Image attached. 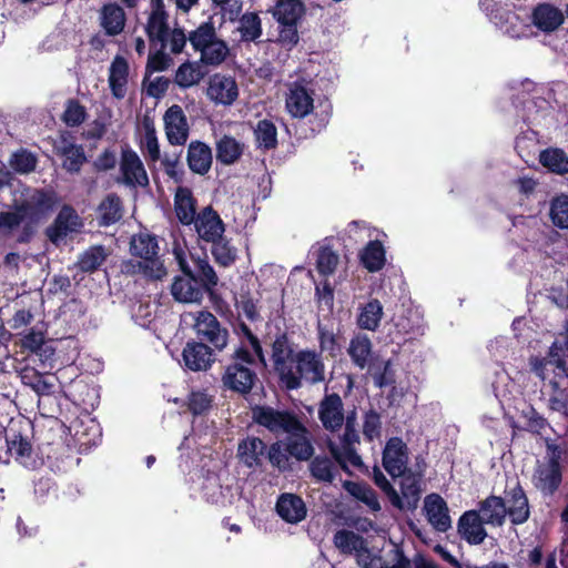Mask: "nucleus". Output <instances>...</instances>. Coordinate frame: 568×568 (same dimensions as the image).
Listing matches in <instances>:
<instances>
[{
  "label": "nucleus",
  "instance_id": "f257e3e1",
  "mask_svg": "<svg viewBox=\"0 0 568 568\" xmlns=\"http://www.w3.org/2000/svg\"><path fill=\"white\" fill-rule=\"evenodd\" d=\"M174 256L182 273L171 284L170 292L174 301L183 304L201 303L205 294L214 300L219 276L207 256L187 255L181 248H174Z\"/></svg>",
  "mask_w": 568,
  "mask_h": 568
},
{
  "label": "nucleus",
  "instance_id": "f03ea898",
  "mask_svg": "<svg viewBox=\"0 0 568 568\" xmlns=\"http://www.w3.org/2000/svg\"><path fill=\"white\" fill-rule=\"evenodd\" d=\"M256 367V358L251 351L244 345L237 346L221 375L223 388L247 398L254 389L262 388Z\"/></svg>",
  "mask_w": 568,
  "mask_h": 568
},
{
  "label": "nucleus",
  "instance_id": "7ed1b4c3",
  "mask_svg": "<svg viewBox=\"0 0 568 568\" xmlns=\"http://www.w3.org/2000/svg\"><path fill=\"white\" fill-rule=\"evenodd\" d=\"M326 381V366L321 352L316 349H300L293 357V363L280 381L286 390H295L303 386L318 385Z\"/></svg>",
  "mask_w": 568,
  "mask_h": 568
},
{
  "label": "nucleus",
  "instance_id": "20e7f679",
  "mask_svg": "<svg viewBox=\"0 0 568 568\" xmlns=\"http://www.w3.org/2000/svg\"><path fill=\"white\" fill-rule=\"evenodd\" d=\"M189 42L195 52H200V62L206 67L221 65L230 54L227 42L220 38L213 17L201 22L187 34Z\"/></svg>",
  "mask_w": 568,
  "mask_h": 568
},
{
  "label": "nucleus",
  "instance_id": "39448f33",
  "mask_svg": "<svg viewBox=\"0 0 568 568\" xmlns=\"http://www.w3.org/2000/svg\"><path fill=\"white\" fill-rule=\"evenodd\" d=\"M159 252L160 246L156 235L149 232L132 235L130 253L143 261L139 262V266L142 273L152 280H162L168 274L163 262L160 260Z\"/></svg>",
  "mask_w": 568,
  "mask_h": 568
},
{
  "label": "nucleus",
  "instance_id": "423d86ee",
  "mask_svg": "<svg viewBox=\"0 0 568 568\" xmlns=\"http://www.w3.org/2000/svg\"><path fill=\"white\" fill-rule=\"evenodd\" d=\"M251 412L253 423L266 428L275 436L290 435L304 429V423L293 410L276 409L268 405H255L251 408Z\"/></svg>",
  "mask_w": 568,
  "mask_h": 568
},
{
  "label": "nucleus",
  "instance_id": "0eeeda50",
  "mask_svg": "<svg viewBox=\"0 0 568 568\" xmlns=\"http://www.w3.org/2000/svg\"><path fill=\"white\" fill-rule=\"evenodd\" d=\"M194 331L199 342L211 345L216 351H222L227 345L229 331L209 311L197 312Z\"/></svg>",
  "mask_w": 568,
  "mask_h": 568
},
{
  "label": "nucleus",
  "instance_id": "6e6552de",
  "mask_svg": "<svg viewBox=\"0 0 568 568\" xmlns=\"http://www.w3.org/2000/svg\"><path fill=\"white\" fill-rule=\"evenodd\" d=\"M239 85L234 77L223 73H214L210 77L206 88V97L215 104L232 105L239 98Z\"/></svg>",
  "mask_w": 568,
  "mask_h": 568
},
{
  "label": "nucleus",
  "instance_id": "1a4fd4ad",
  "mask_svg": "<svg viewBox=\"0 0 568 568\" xmlns=\"http://www.w3.org/2000/svg\"><path fill=\"white\" fill-rule=\"evenodd\" d=\"M382 464L388 475L395 479L408 468V447L400 437H390L383 449Z\"/></svg>",
  "mask_w": 568,
  "mask_h": 568
},
{
  "label": "nucleus",
  "instance_id": "9d476101",
  "mask_svg": "<svg viewBox=\"0 0 568 568\" xmlns=\"http://www.w3.org/2000/svg\"><path fill=\"white\" fill-rule=\"evenodd\" d=\"M7 452L18 463L27 468L36 469L41 462L34 454L32 443L27 435H22L20 430L10 427L6 432Z\"/></svg>",
  "mask_w": 568,
  "mask_h": 568
},
{
  "label": "nucleus",
  "instance_id": "9b49d317",
  "mask_svg": "<svg viewBox=\"0 0 568 568\" xmlns=\"http://www.w3.org/2000/svg\"><path fill=\"white\" fill-rule=\"evenodd\" d=\"M356 561L362 568H412L410 559L398 545H394L388 551L387 559L373 554L366 545L363 551L357 554Z\"/></svg>",
  "mask_w": 568,
  "mask_h": 568
},
{
  "label": "nucleus",
  "instance_id": "f8f14e48",
  "mask_svg": "<svg viewBox=\"0 0 568 568\" xmlns=\"http://www.w3.org/2000/svg\"><path fill=\"white\" fill-rule=\"evenodd\" d=\"M151 13L145 24V33L151 45L165 48L169 41V13L163 0H151Z\"/></svg>",
  "mask_w": 568,
  "mask_h": 568
},
{
  "label": "nucleus",
  "instance_id": "ddd939ff",
  "mask_svg": "<svg viewBox=\"0 0 568 568\" xmlns=\"http://www.w3.org/2000/svg\"><path fill=\"white\" fill-rule=\"evenodd\" d=\"M192 224L199 240L205 243L214 241L225 233V223L212 205L203 207Z\"/></svg>",
  "mask_w": 568,
  "mask_h": 568
},
{
  "label": "nucleus",
  "instance_id": "4468645a",
  "mask_svg": "<svg viewBox=\"0 0 568 568\" xmlns=\"http://www.w3.org/2000/svg\"><path fill=\"white\" fill-rule=\"evenodd\" d=\"M318 418L324 429L336 433L344 425V404L337 393L325 394L318 404Z\"/></svg>",
  "mask_w": 568,
  "mask_h": 568
},
{
  "label": "nucleus",
  "instance_id": "2eb2a0df",
  "mask_svg": "<svg viewBox=\"0 0 568 568\" xmlns=\"http://www.w3.org/2000/svg\"><path fill=\"white\" fill-rule=\"evenodd\" d=\"M486 521L476 509L466 510L457 521V532L470 546H478L487 538Z\"/></svg>",
  "mask_w": 568,
  "mask_h": 568
},
{
  "label": "nucleus",
  "instance_id": "dca6fc26",
  "mask_svg": "<svg viewBox=\"0 0 568 568\" xmlns=\"http://www.w3.org/2000/svg\"><path fill=\"white\" fill-rule=\"evenodd\" d=\"M58 202L59 199L55 191L36 189L28 200L20 204V211L24 212L31 220H39L52 212Z\"/></svg>",
  "mask_w": 568,
  "mask_h": 568
},
{
  "label": "nucleus",
  "instance_id": "f3484780",
  "mask_svg": "<svg viewBox=\"0 0 568 568\" xmlns=\"http://www.w3.org/2000/svg\"><path fill=\"white\" fill-rule=\"evenodd\" d=\"M165 135L171 145H184L189 139L190 128L183 109L171 105L164 113Z\"/></svg>",
  "mask_w": 568,
  "mask_h": 568
},
{
  "label": "nucleus",
  "instance_id": "a211bd4d",
  "mask_svg": "<svg viewBox=\"0 0 568 568\" xmlns=\"http://www.w3.org/2000/svg\"><path fill=\"white\" fill-rule=\"evenodd\" d=\"M562 481L561 467L557 458L552 457L545 465L538 466L532 475V484L542 496L550 497Z\"/></svg>",
  "mask_w": 568,
  "mask_h": 568
},
{
  "label": "nucleus",
  "instance_id": "6ab92c4d",
  "mask_svg": "<svg viewBox=\"0 0 568 568\" xmlns=\"http://www.w3.org/2000/svg\"><path fill=\"white\" fill-rule=\"evenodd\" d=\"M185 368L192 372L207 371L215 361L214 348L199 341H189L182 352Z\"/></svg>",
  "mask_w": 568,
  "mask_h": 568
},
{
  "label": "nucleus",
  "instance_id": "aec40b11",
  "mask_svg": "<svg viewBox=\"0 0 568 568\" xmlns=\"http://www.w3.org/2000/svg\"><path fill=\"white\" fill-rule=\"evenodd\" d=\"M120 171L122 181L128 186H146L149 185V176L145 168L138 153L129 146L122 149Z\"/></svg>",
  "mask_w": 568,
  "mask_h": 568
},
{
  "label": "nucleus",
  "instance_id": "412c9836",
  "mask_svg": "<svg viewBox=\"0 0 568 568\" xmlns=\"http://www.w3.org/2000/svg\"><path fill=\"white\" fill-rule=\"evenodd\" d=\"M81 226L82 222L77 211L71 205L64 204L53 223L45 229V235L50 242L58 244L69 233L77 232Z\"/></svg>",
  "mask_w": 568,
  "mask_h": 568
},
{
  "label": "nucleus",
  "instance_id": "4be33fe9",
  "mask_svg": "<svg viewBox=\"0 0 568 568\" xmlns=\"http://www.w3.org/2000/svg\"><path fill=\"white\" fill-rule=\"evenodd\" d=\"M505 500L509 504L506 510L513 525L518 526L525 524L530 517L529 501L524 488L518 479L511 488L505 489Z\"/></svg>",
  "mask_w": 568,
  "mask_h": 568
},
{
  "label": "nucleus",
  "instance_id": "5701e85b",
  "mask_svg": "<svg viewBox=\"0 0 568 568\" xmlns=\"http://www.w3.org/2000/svg\"><path fill=\"white\" fill-rule=\"evenodd\" d=\"M424 511L428 523L440 532H446L452 526L449 509L445 499L432 493L424 499Z\"/></svg>",
  "mask_w": 568,
  "mask_h": 568
},
{
  "label": "nucleus",
  "instance_id": "b1692460",
  "mask_svg": "<svg viewBox=\"0 0 568 568\" xmlns=\"http://www.w3.org/2000/svg\"><path fill=\"white\" fill-rule=\"evenodd\" d=\"M286 109L293 118L307 116L314 109L313 92H310L302 83L294 82L286 98Z\"/></svg>",
  "mask_w": 568,
  "mask_h": 568
},
{
  "label": "nucleus",
  "instance_id": "393cba45",
  "mask_svg": "<svg viewBox=\"0 0 568 568\" xmlns=\"http://www.w3.org/2000/svg\"><path fill=\"white\" fill-rule=\"evenodd\" d=\"M267 11L277 24H300L306 13V7L302 0H277Z\"/></svg>",
  "mask_w": 568,
  "mask_h": 568
},
{
  "label": "nucleus",
  "instance_id": "a878e982",
  "mask_svg": "<svg viewBox=\"0 0 568 568\" xmlns=\"http://www.w3.org/2000/svg\"><path fill=\"white\" fill-rule=\"evenodd\" d=\"M295 353L296 352H294L286 333H281L275 336V339L272 343L271 357L278 382L290 367L291 363H293Z\"/></svg>",
  "mask_w": 568,
  "mask_h": 568
},
{
  "label": "nucleus",
  "instance_id": "bb28decb",
  "mask_svg": "<svg viewBox=\"0 0 568 568\" xmlns=\"http://www.w3.org/2000/svg\"><path fill=\"white\" fill-rule=\"evenodd\" d=\"M197 200L194 197L191 189L179 186L174 194V212L182 225L190 226L197 216Z\"/></svg>",
  "mask_w": 568,
  "mask_h": 568
},
{
  "label": "nucleus",
  "instance_id": "cd10ccee",
  "mask_svg": "<svg viewBox=\"0 0 568 568\" xmlns=\"http://www.w3.org/2000/svg\"><path fill=\"white\" fill-rule=\"evenodd\" d=\"M186 162L193 173L205 175L213 162L211 148L202 141H192L187 146Z\"/></svg>",
  "mask_w": 568,
  "mask_h": 568
},
{
  "label": "nucleus",
  "instance_id": "c85d7f7f",
  "mask_svg": "<svg viewBox=\"0 0 568 568\" xmlns=\"http://www.w3.org/2000/svg\"><path fill=\"white\" fill-rule=\"evenodd\" d=\"M277 515L286 523L297 524L306 516L304 500L295 494H282L275 506Z\"/></svg>",
  "mask_w": 568,
  "mask_h": 568
},
{
  "label": "nucleus",
  "instance_id": "c756f323",
  "mask_svg": "<svg viewBox=\"0 0 568 568\" xmlns=\"http://www.w3.org/2000/svg\"><path fill=\"white\" fill-rule=\"evenodd\" d=\"M266 448V444L261 438L246 437L239 443L237 456L247 468L256 469L263 465Z\"/></svg>",
  "mask_w": 568,
  "mask_h": 568
},
{
  "label": "nucleus",
  "instance_id": "7c9ffc66",
  "mask_svg": "<svg viewBox=\"0 0 568 568\" xmlns=\"http://www.w3.org/2000/svg\"><path fill=\"white\" fill-rule=\"evenodd\" d=\"M479 515L486 521L487 525L494 527H501L506 517L508 516L506 510V500L500 496L489 495L485 499L478 503Z\"/></svg>",
  "mask_w": 568,
  "mask_h": 568
},
{
  "label": "nucleus",
  "instance_id": "2f4dec72",
  "mask_svg": "<svg viewBox=\"0 0 568 568\" xmlns=\"http://www.w3.org/2000/svg\"><path fill=\"white\" fill-rule=\"evenodd\" d=\"M283 443L288 455L298 462L310 460L314 455L310 432L305 425L304 429L287 435Z\"/></svg>",
  "mask_w": 568,
  "mask_h": 568
},
{
  "label": "nucleus",
  "instance_id": "473e14b6",
  "mask_svg": "<svg viewBox=\"0 0 568 568\" xmlns=\"http://www.w3.org/2000/svg\"><path fill=\"white\" fill-rule=\"evenodd\" d=\"M400 498L404 501L405 509L414 510L417 508L420 499V485L419 481L423 477V470L414 473L410 468L405 470V474L399 476Z\"/></svg>",
  "mask_w": 568,
  "mask_h": 568
},
{
  "label": "nucleus",
  "instance_id": "72a5a7b5",
  "mask_svg": "<svg viewBox=\"0 0 568 568\" xmlns=\"http://www.w3.org/2000/svg\"><path fill=\"white\" fill-rule=\"evenodd\" d=\"M129 63L122 55H115L109 69V87L112 95L121 100L126 94Z\"/></svg>",
  "mask_w": 568,
  "mask_h": 568
},
{
  "label": "nucleus",
  "instance_id": "f704fd0d",
  "mask_svg": "<svg viewBox=\"0 0 568 568\" xmlns=\"http://www.w3.org/2000/svg\"><path fill=\"white\" fill-rule=\"evenodd\" d=\"M347 352L352 363L359 369L369 367V371H372L374 368V366L371 365L373 344L367 335L357 334L352 337Z\"/></svg>",
  "mask_w": 568,
  "mask_h": 568
},
{
  "label": "nucleus",
  "instance_id": "c9c22d12",
  "mask_svg": "<svg viewBox=\"0 0 568 568\" xmlns=\"http://www.w3.org/2000/svg\"><path fill=\"white\" fill-rule=\"evenodd\" d=\"M532 22L539 30L552 32L564 23V14L556 7L541 3L534 9Z\"/></svg>",
  "mask_w": 568,
  "mask_h": 568
},
{
  "label": "nucleus",
  "instance_id": "e433bc0d",
  "mask_svg": "<svg viewBox=\"0 0 568 568\" xmlns=\"http://www.w3.org/2000/svg\"><path fill=\"white\" fill-rule=\"evenodd\" d=\"M554 377L550 379L552 395L549 399L554 410H562L568 406V368H551Z\"/></svg>",
  "mask_w": 568,
  "mask_h": 568
},
{
  "label": "nucleus",
  "instance_id": "4c0bfd02",
  "mask_svg": "<svg viewBox=\"0 0 568 568\" xmlns=\"http://www.w3.org/2000/svg\"><path fill=\"white\" fill-rule=\"evenodd\" d=\"M58 152L64 158L63 169L70 173H79L82 165L87 162V156L82 145L74 144L62 136Z\"/></svg>",
  "mask_w": 568,
  "mask_h": 568
},
{
  "label": "nucleus",
  "instance_id": "58836bf2",
  "mask_svg": "<svg viewBox=\"0 0 568 568\" xmlns=\"http://www.w3.org/2000/svg\"><path fill=\"white\" fill-rule=\"evenodd\" d=\"M342 487L356 500L363 503L373 513L382 509L376 491L365 481L344 480Z\"/></svg>",
  "mask_w": 568,
  "mask_h": 568
},
{
  "label": "nucleus",
  "instance_id": "ea45409f",
  "mask_svg": "<svg viewBox=\"0 0 568 568\" xmlns=\"http://www.w3.org/2000/svg\"><path fill=\"white\" fill-rule=\"evenodd\" d=\"M101 26L110 37L120 34L125 26V12L118 3H106L101 9Z\"/></svg>",
  "mask_w": 568,
  "mask_h": 568
},
{
  "label": "nucleus",
  "instance_id": "a19ab883",
  "mask_svg": "<svg viewBox=\"0 0 568 568\" xmlns=\"http://www.w3.org/2000/svg\"><path fill=\"white\" fill-rule=\"evenodd\" d=\"M204 67L200 60L183 62L175 72V83L182 89L199 84L209 73Z\"/></svg>",
  "mask_w": 568,
  "mask_h": 568
},
{
  "label": "nucleus",
  "instance_id": "79ce46f5",
  "mask_svg": "<svg viewBox=\"0 0 568 568\" xmlns=\"http://www.w3.org/2000/svg\"><path fill=\"white\" fill-rule=\"evenodd\" d=\"M99 224L110 226L122 219L123 203L116 193H109L99 204Z\"/></svg>",
  "mask_w": 568,
  "mask_h": 568
},
{
  "label": "nucleus",
  "instance_id": "37998d69",
  "mask_svg": "<svg viewBox=\"0 0 568 568\" xmlns=\"http://www.w3.org/2000/svg\"><path fill=\"white\" fill-rule=\"evenodd\" d=\"M361 264L371 273L381 271L386 262L385 248L381 241H369L359 253Z\"/></svg>",
  "mask_w": 568,
  "mask_h": 568
},
{
  "label": "nucleus",
  "instance_id": "c03bdc74",
  "mask_svg": "<svg viewBox=\"0 0 568 568\" xmlns=\"http://www.w3.org/2000/svg\"><path fill=\"white\" fill-rule=\"evenodd\" d=\"M216 159L224 165L234 164L244 152V144L239 142L235 138L224 134L216 142Z\"/></svg>",
  "mask_w": 568,
  "mask_h": 568
},
{
  "label": "nucleus",
  "instance_id": "a18cd8bd",
  "mask_svg": "<svg viewBox=\"0 0 568 568\" xmlns=\"http://www.w3.org/2000/svg\"><path fill=\"white\" fill-rule=\"evenodd\" d=\"M311 476L318 483L332 484L338 476V466L327 456H315L310 463Z\"/></svg>",
  "mask_w": 568,
  "mask_h": 568
},
{
  "label": "nucleus",
  "instance_id": "49530a36",
  "mask_svg": "<svg viewBox=\"0 0 568 568\" xmlns=\"http://www.w3.org/2000/svg\"><path fill=\"white\" fill-rule=\"evenodd\" d=\"M237 31L242 42H258L263 34L262 19L257 12L247 11L239 19Z\"/></svg>",
  "mask_w": 568,
  "mask_h": 568
},
{
  "label": "nucleus",
  "instance_id": "de8ad7c7",
  "mask_svg": "<svg viewBox=\"0 0 568 568\" xmlns=\"http://www.w3.org/2000/svg\"><path fill=\"white\" fill-rule=\"evenodd\" d=\"M334 545L344 555L361 554L366 547L365 538L352 530L341 529L334 535Z\"/></svg>",
  "mask_w": 568,
  "mask_h": 568
},
{
  "label": "nucleus",
  "instance_id": "09e8293b",
  "mask_svg": "<svg viewBox=\"0 0 568 568\" xmlns=\"http://www.w3.org/2000/svg\"><path fill=\"white\" fill-rule=\"evenodd\" d=\"M144 135L140 142V149L148 163H155L161 160L160 144L154 124L149 119L143 121Z\"/></svg>",
  "mask_w": 568,
  "mask_h": 568
},
{
  "label": "nucleus",
  "instance_id": "8fccbe9b",
  "mask_svg": "<svg viewBox=\"0 0 568 568\" xmlns=\"http://www.w3.org/2000/svg\"><path fill=\"white\" fill-rule=\"evenodd\" d=\"M209 243L211 253L219 265L227 267L236 261L237 250L224 234Z\"/></svg>",
  "mask_w": 568,
  "mask_h": 568
},
{
  "label": "nucleus",
  "instance_id": "3c124183",
  "mask_svg": "<svg viewBox=\"0 0 568 568\" xmlns=\"http://www.w3.org/2000/svg\"><path fill=\"white\" fill-rule=\"evenodd\" d=\"M539 162L556 174L568 173V155L561 149L549 148L540 152Z\"/></svg>",
  "mask_w": 568,
  "mask_h": 568
},
{
  "label": "nucleus",
  "instance_id": "603ef678",
  "mask_svg": "<svg viewBox=\"0 0 568 568\" xmlns=\"http://www.w3.org/2000/svg\"><path fill=\"white\" fill-rule=\"evenodd\" d=\"M383 316V305L376 298L368 301L362 308L357 318L361 328L376 331Z\"/></svg>",
  "mask_w": 568,
  "mask_h": 568
},
{
  "label": "nucleus",
  "instance_id": "864d4df0",
  "mask_svg": "<svg viewBox=\"0 0 568 568\" xmlns=\"http://www.w3.org/2000/svg\"><path fill=\"white\" fill-rule=\"evenodd\" d=\"M256 145L264 151L274 150L277 146V129L267 119L260 120L254 129Z\"/></svg>",
  "mask_w": 568,
  "mask_h": 568
},
{
  "label": "nucleus",
  "instance_id": "5fc2aeb1",
  "mask_svg": "<svg viewBox=\"0 0 568 568\" xmlns=\"http://www.w3.org/2000/svg\"><path fill=\"white\" fill-rule=\"evenodd\" d=\"M105 258L106 254L102 245L90 246L79 256L77 266L84 273H92L102 265Z\"/></svg>",
  "mask_w": 568,
  "mask_h": 568
},
{
  "label": "nucleus",
  "instance_id": "6e6d98bb",
  "mask_svg": "<svg viewBox=\"0 0 568 568\" xmlns=\"http://www.w3.org/2000/svg\"><path fill=\"white\" fill-rule=\"evenodd\" d=\"M372 479L374 484L386 495L393 507L398 510L405 509L404 501L399 494L376 465L373 467Z\"/></svg>",
  "mask_w": 568,
  "mask_h": 568
},
{
  "label": "nucleus",
  "instance_id": "4d7b16f0",
  "mask_svg": "<svg viewBox=\"0 0 568 568\" xmlns=\"http://www.w3.org/2000/svg\"><path fill=\"white\" fill-rule=\"evenodd\" d=\"M37 156L27 149H19L9 159V164L16 173L29 174L37 168Z\"/></svg>",
  "mask_w": 568,
  "mask_h": 568
},
{
  "label": "nucleus",
  "instance_id": "13d9d810",
  "mask_svg": "<svg viewBox=\"0 0 568 568\" xmlns=\"http://www.w3.org/2000/svg\"><path fill=\"white\" fill-rule=\"evenodd\" d=\"M87 109L78 99L67 100L64 112L61 115V120L67 126H79L87 120Z\"/></svg>",
  "mask_w": 568,
  "mask_h": 568
},
{
  "label": "nucleus",
  "instance_id": "bf43d9fd",
  "mask_svg": "<svg viewBox=\"0 0 568 568\" xmlns=\"http://www.w3.org/2000/svg\"><path fill=\"white\" fill-rule=\"evenodd\" d=\"M549 215L555 226L568 230V195L560 194L551 200Z\"/></svg>",
  "mask_w": 568,
  "mask_h": 568
},
{
  "label": "nucleus",
  "instance_id": "052dcab7",
  "mask_svg": "<svg viewBox=\"0 0 568 568\" xmlns=\"http://www.w3.org/2000/svg\"><path fill=\"white\" fill-rule=\"evenodd\" d=\"M266 457L270 464L280 471H287L291 469L290 455L285 450V446L282 440H276L266 448Z\"/></svg>",
  "mask_w": 568,
  "mask_h": 568
},
{
  "label": "nucleus",
  "instance_id": "680f3d73",
  "mask_svg": "<svg viewBox=\"0 0 568 568\" xmlns=\"http://www.w3.org/2000/svg\"><path fill=\"white\" fill-rule=\"evenodd\" d=\"M339 257L331 246H323L317 252L316 270L323 276L332 275L337 267Z\"/></svg>",
  "mask_w": 568,
  "mask_h": 568
},
{
  "label": "nucleus",
  "instance_id": "e2e57ef3",
  "mask_svg": "<svg viewBox=\"0 0 568 568\" xmlns=\"http://www.w3.org/2000/svg\"><path fill=\"white\" fill-rule=\"evenodd\" d=\"M382 435V416L374 408L368 409L364 414L363 436L366 442H374Z\"/></svg>",
  "mask_w": 568,
  "mask_h": 568
},
{
  "label": "nucleus",
  "instance_id": "0e129e2a",
  "mask_svg": "<svg viewBox=\"0 0 568 568\" xmlns=\"http://www.w3.org/2000/svg\"><path fill=\"white\" fill-rule=\"evenodd\" d=\"M235 308L250 322H256L261 318L257 310V301L253 298L250 291H242L239 296L235 297Z\"/></svg>",
  "mask_w": 568,
  "mask_h": 568
},
{
  "label": "nucleus",
  "instance_id": "69168bd1",
  "mask_svg": "<svg viewBox=\"0 0 568 568\" xmlns=\"http://www.w3.org/2000/svg\"><path fill=\"white\" fill-rule=\"evenodd\" d=\"M520 416L525 419L524 429L531 434L540 435L549 426L547 419L531 405L523 409Z\"/></svg>",
  "mask_w": 568,
  "mask_h": 568
},
{
  "label": "nucleus",
  "instance_id": "338daca9",
  "mask_svg": "<svg viewBox=\"0 0 568 568\" xmlns=\"http://www.w3.org/2000/svg\"><path fill=\"white\" fill-rule=\"evenodd\" d=\"M182 150L172 156L165 155L161 159V164L165 174L175 183L181 184L184 181L185 171L181 164Z\"/></svg>",
  "mask_w": 568,
  "mask_h": 568
},
{
  "label": "nucleus",
  "instance_id": "774afa93",
  "mask_svg": "<svg viewBox=\"0 0 568 568\" xmlns=\"http://www.w3.org/2000/svg\"><path fill=\"white\" fill-rule=\"evenodd\" d=\"M276 42L287 51L293 50L300 42L298 24H278Z\"/></svg>",
  "mask_w": 568,
  "mask_h": 568
}]
</instances>
